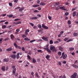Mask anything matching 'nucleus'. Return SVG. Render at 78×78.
Segmentation results:
<instances>
[{
	"label": "nucleus",
	"mask_w": 78,
	"mask_h": 78,
	"mask_svg": "<svg viewBox=\"0 0 78 78\" xmlns=\"http://www.w3.org/2000/svg\"><path fill=\"white\" fill-rule=\"evenodd\" d=\"M77 75V73H74L73 75L71 76V78H75V77H76Z\"/></svg>",
	"instance_id": "obj_4"
},
{
	"label": "nucleus",
	"mask_w": 78,
	"mask_h": 78,
	"mask_svg": "<svg viewBox=\"0 0 78 78\" xmlns=\"http://www.w3.org/2000/svg\"><path fill=\"white\" fill-rule=\"evenodd\" d=\"M37 51H38V52H40V53H43V51H42V50H38Z\"/></svg>",
	"instance_id": "obj_26"
},
{
	"label": "nucleus",
	"mask_w": 78,
	"mask_h": 78,
	"mask_svg": "<svg viewBox=\"0 0 78 78\" xmlns=\"http://www.w3.org/2000/svg\"><path fill=\"white\" fill-rule=\"evenodd\" d=\"M31 75L32 76H33V77H34V73L32 72L31 73Z\"/></svg>",
	"instance_id": "obj_48"
},
{
	"label": "nucleus",
	"mask_w": 78,
	"mask_h": 78,
	"mask_svg": "<svg viewBox=\"0 0 78 78\" xmlns=\"http://www.w3.org/2000/svg\"><path fill=\"white\" fill-rule=\"evenodd\" d=\"M21 22L20 21H18L17 22H14L13 23L14 24H15L16 25H18V24H20L21 23Z\"/></svg>",
	"instance_id": "obj_8"
},
{
	"label": "nucleus",
	"mask_w": 78,
	"mask_h": 78,
	"mask_svg": "<svg viewBox=\"0 0 78 78\" xmlns=\"http://www.w3.org/2000/svg\"><path fill=\"white\" fill-rule=\"evenodd\" d=\"M74 49V48H69V50L70 51H73Z\"/></svg>",
	"instance_id": "obj_21"
},
{
	"label": "nucleus",
	"mask_w": 78,
	"mask_h": 78,
	"mask_svg": "<svg viewBox=\"0 0 78 78\" xmlns=\"http://www.w3.org/2000/svg\"><path fill=\"white\" fill-rule=\"evenodd\" d=\"M27 37V35H26L25 34H23L22 35V37H23L24 38H25V37Z\"/></svg>",
	"instance_id": "obj_40"
},
{
	"label": "nucleus",
	"mask_w": 78,
	"mask_h": 78,
	"mask_svg": "<svg viewBox=\"0 0 78 78\" xmlns=\"http://www.w3.org/2000/svg\"><path fill=\"white\" fill-rule=\"evenodd\" d=\"M10 57L13 58V59H15V58L16 57V55L14 54L10 56Z\"/></svg>",
	"instance_id": "obj_7"
},
{
	"label": "nucleus",
	"mask_w": 78,
	"mask_h": 78,
	"mask_svg": "<svg viewBox=\"0 0 78 78\" xmlns=\"http://www.w3.org/2000/svg\"><path fill=\"white\" fill-rule=\"evenodd\" d=\"M10 37L11 39H13L14 38V36L12 34L10 35Z\"/></svg>",
	"instance_id": "obj_44"
},
{
	"label": "nucleus",
	"mask_w": 78,
	"mask_h": 78,
	"mask_svg": "<svg viewBox=\"0 0 78 78\" xmlns=\"http://www.w3.org/2000/svg\"><path fill=\"white\" fill-rule=\"evenodd\" d=\"M32 61L33 63H36V60L34 58L32 59Z\"/></svg>",
	"instance_id": "obj_33"
},
{
	"label": "nucleus",
	"mask_w": 78,
	"mask_h": 78,
	"mask_svg": "<svg viewBox=\"0 0 78 78\" xmlns=\"http://www.w3.org/2000/svg\"><path fill=\"white\" fill-rule=\"evenodd\" d=\"M29 24H30V25H31L32 27H33V26H34V24L32 23H30Z\"/></svg>",
	"instance_id": "obj_47"
},
{
	"label": "nucleus",
	"mask_w": 78,
	"mask_h": 78,
	"mask_svg": "<svg viewBox=\"0 0 78 78\" xmlns=\"http://www.w3.org/2000/svg\"><path fill=\"white\" fill-rule=\"evenodd\" d=\"M35 41H36V40H31L30 41V42L32 43V42H35Z\"/></svg>",
	"instance_id": "obj_41"
},
{
	"label": "nucleus",
	"mask_w": 78,
	"mask_h": 78,
	"mask_svg": "<svg viewBox=\"0 0 78 78\" xmlns=\"http://www.w3.org/2000/svg\"><path fill=\"white\" fill-rule=\"evenodd\" d=\"M36 75L37 77L38 78H40V76H39L38 75V73H36Z\"/></svg>",
	"instance_id": "obj_46"
},
{
	"label": "nucleus",
	"mask_w": 78,
	"mask_h": 78,
	"mask_svg": "<svg viewBox=\"0 0 78 78\" xmlns=\"http://www.w3.org/2000/svg\"><path fill=\"white\" fill-rule=\"evenodd\" d=\"M49 44H53V42L52 40L50 41Z\"/></svg>",
	"instance_id": "obj_31"
},
{
	"label": "nucleus",
	"mask_w": 78,
	"mask_h": 78,
	"mask_svg": "<svg viewBox=\"0 0 78 78\" xmlns=\"http://www.w3.org/2000/svg\"><path fill=\"white\" fill-rule=\"evenodd\" d=\"M2 71H5V66H3L2 68Z\"/></svg>",
	"instance_id": "obj_20"
},
{
	"label": "nucleus",
	"mask_w": 78,
	"mask_h": 78,
	"mask_svg": "<svg viewBox=\"0 0 78 78\" xmlns=\"http://www.w3.org/2000/svg\"><path fill=\"white\" fill-rule=\"evenodd\" d=\"M59 9H62V10H64V11H66V9L64 8V7H60Z\"/></svg>",
	"instance_id": "obj_12"
},
{
	"label": "nucleus",
	"mask_w": 78,
	"mask_h": 78,
	"mask_svg": "<svg viewBox=\"0 0 78 78\" xmlns=\"http://www.w3.org/2000/svg\"><path fill=\"white\" fill-rule=\"evenodd\" d=\"M72 66L73 67H75V68H78V66L77 65L73 64L72 65Z\"/></svg>",
	"instance_id": "obj_13"
},
{
	"label": "nucleus",
	"mask_w": 78,
	"mask_h": 78,
	"mask_svg": "<svg viewBox=\"0 0 78 78\" xmlns=\"http://www.w3.org/2000/svg\"><path fill=\"white\" fill-rule=\"evenodd\" d=\"M15 76H17V75H18V73H16L15 74Z\"/></svg>",
	"instance_id": "obj_64"
},
{
	"label": "nucleus",
	"mask_w": 78,
	"mask_h": 78,
	"mask_svg": "<svg viewBox=\"0 0 78 78\" xmlns=\"http://www.w3.org/2000/svg\"><path fill=\"white\" fill-rule=\"evenodd\" d=\"M14 46H15L16 48H18V49H20V50L22 49V48H21V47L19 46H18L17 45V44H16V42L14 43Z\"/></svg>",
	"instance_id": "obj_2"
},
{
	"label": "nucleus",
	"mask_w": 78,
	"mask_h": 78,
	"mask_svg": "<svg viewBox=\"0 0 78 78\" xmlns=\"http://www.w3.org/2000/svg\"><path fill=\"white\" fill-rule=\"evenodd\" d=\"M25 9V8L24 7H22L20 8V9H19V11H23V9Z\"/></svg>",
	"instance_id": "obj_16"
},
{
	"label": "nucleus",
	"mask_w": 78,
	"mask_h": 78,
	"mask_svg": "<svg viewBox=\"0 0 78 78\" xmlns=\"http://www.w3.org/2000/svg\"><path fill=\"white\" fill-rule=\"evenodd\" d=\"M72 55L73 56H74V55H75V52H72Z\"/></svg>",
	"instance_id": "obj_63"
},
{
	"label": "nucleus",
	"mask_w": 78,
	"mask_h": 78,
	"mask_svg": "<svg viewBox=\"0 0 78 78\" xmlns=\"http://www.w3.org/2000/svg\"><path fill=\"white\" fill-rule=\"evenodd\" d=\"M12 16H13V15H9L7 16V17H12Z\"/></svg>",
	"instance_id": "obj_24"
},
{
	"label": "nucleus",
	"mask_w": 78,
	"mask_h": 78,
	"mask_svg": "<svg viewBox=\"0 0 78 78\" xmlns=\"http://www.w3.org/2000/svg\"><path fill=\"white\" fill-rule=\"evenodd\" d=\"M18 20H20V19H16L14 20V21H17Z\"/></svg>",
	"instance_id": "obj_50"
},
{
	"label": "nucleus",
	"mask_w": 78,
	"mask_h": 78,
	"mask_svg": "<svg viewBox=\"0 0 78 78\" xmlns=\"http://www.w3.org/2000/svg\"><path fill=\"white\" fill-rule=\"evenodd\" d=\"M42 30L41 29L38 30V33H40L41 32V31H42Z\"/></svg>",
	"instance_id": "obj_59"
},
{
	"label": "nucleus",
	"mask_w": 78,
	"mask_h": 78,
	"mask_svg": "<svg viewBox=\"0 0 78 78\" xmlns=\"http://www.w3.org/2000/svg\"><path fill=\"white\" fill-rule=\"evenodd\" d=\"M19 53H18L16 55L17 59H19Z\"/></svg>",
	"instance_id": "obj_23"
},
{
	"label": "nucleus",
	"mask_w": 78,
	"mask_h": 78,
	"mask_svg": "<svg viewBox=\"0 0 78 78\" xmlns=\"http://www.w3.org/2000/svg\"><path fill=\"white\" fill-rule=\"evenodd\" d=\"M50 49L51 50L53 53L57 51V49L54 46H51Z\"/></svg>",
	"instance_id": "obj_1"
},
{
	"label": "nucleus",
	"mask_w": 78,
	"mask_h": 78,
	"mask_svg": "<svg viewBox=\"0 0 78 78\" xmlns=\"http://www.w3.org/2000/svg\"><path fill=\"white\" fill-rule=\"evenodd\" d=\"M22 51H25V48L24 47H22Z\"/></svg>",
	"instance_id": "obj_37"
},
{
	"label": "nucleus",
	"mask_w": 78,
	"mask_h": 78,
	"mask_svg": "<svg viewBox=\"0 0 78 78\" xmlns=\"http://www.w3.org/2000/svg\"><path fill=\"white\" fill-rule=\"evenodd\" d=\"M58 48L59 50H60L61 51H63V48L61 46H59Z\"/></svg>",
	"instance_id": "obj_11"
},
{
	"label": "nucleus",
	"mask_w": 78,
	"mask_h": 78,
	"mask_svg": "<svg viewBox=\"0 0 78 78\" xmlns=\"http://www.w3.org/2000/svg\"><path fill=\"white\" fill-rule=\"evenodd\" d=\"M27 56L29 60H31V57H30V56L29 55H27Z\"/></svg>",
	"instance_id": "obj_32"
},
{
	"label": "nucleus",
	"mask_w": 78,
	"mask_h": 78,
	"mask_svg": "<svg viewBox=\"0 0 78 78\" xmlns=\"http://www.w3.org/2000/svg\"><path fill=\"white\" fill-rule=\"evenodd\" d=\"M9 61V59L8 58H5L3 60V62H8Z\"/></svg>",
	"instance_id": "obj_9"
},
{
	"label": "nucleus",
	"mask_w": 78,
	"mask_h": 78,
	"mask_svg": "<svg viewBox=\"0 0 78 78\" xmlns=\"http://www.w3.org/2000/svg\"><path fill=\"white\" fill-rule=\"evenodd\" d=\"M59 2H57L55 3L56 5H59Z\"/></svg>",
	"instance_id": "obj_54"
},
{
	"label": "nucleus",
	"mask_w": 78,
	"mask_h": 78,
	"mask_svg": "<svg viewBox=\"0 0 78 78\" xmlns=\"http://www.w3.org/2000/svg\"><path fill=\"white\" fill-rule=\"evenodd\" d=\"M42 27L44 28V29H46V30H48V27L45 26L44 24H42Z\"/></svg>",
	"instance_id": "obj_6"
},
{
	"label": "nucleus",
	"mask_w": 78,
	"mask_h": 78,
	"mask_svg": "<svg viewBox=\"0 0 78 78\" xmlns=\"http://www.w3.org/2000/svg\"><path fill=\"white\" fill-rule=\"evenodd\" d=\"M5 20H2V21H1L0 22V23H2V22H5Z\"/></svg>",
	"instance_id": "obj_60"
},
{
	"label": "nucleus",
	"mask_w": 78,
	"mask_h": 78,
	"mask_svg": "<svg viewBox=\"0 0 78 78\" xmlns=\"http://www.w3.org/2000/svg\"><path fill=\"white\" fill-rule=\"evenodd\" d=\"M76 8H77L75 7L74 9H72V11H75V10L76 9Z\"/></svg>",
	"instance_id": "obj_45"
},
{
	"label": "nucleus",
	"mask_w": 78,
	"mask_h": 78,
	"mask_svg": "<svg viewBox=\"0 0 78 78\" xmlns=\"http://www.w3.org/2000/svg\"><path fill=\"white\" fill-rule=\"evenodd\" d=\"M48 47H46V48H44V50H48Z\"/></svg>",
	"instance_id": "obj_52"
},
{
	"label": "nucleus",
	"mask_w": 78,
	"mask_h": 78,
	"mask_svg": "<svg viewBox=\"0 0 78 78\" xmlns=\"http://www.w3.org/2000/svg\"><path fill=\"white\" fill-rule=\"evenodd\" d=\"M34 12H39V11L37 10H35L34 11Z\"/></svg>",
	"instance_id": "obj_53"
},
{
	"label": "nucleus",
	"mask_w": 78,
	"mask_h": 78,
	"mask_svg": "<svg viewBox=\"0 0 78 78\" xmlns=\"http://www.w3.org/2000/svg\"><path fill=\"white\" fill-rule=\"evenodd\" d=\"M37 9H38V10H41V8L40 7H38Z\"/></svg>",
	"instance_id": "obj_58"
},
{
	"label": "nucleus",
	"mask_w": 78,
	"mask_h": 78,
	"mask_svg": "<svg viewBox=\"0 0 78 78\" xmlns=\"http://www.w3.org/2000/svg\"><path fill=\"white\" fill-rule=\"evenodd\" d=\"M58 55L59 56H61V51H59L58 52Z\"/></svg>",
	"instance_id": "obj_36"
},
{
	"label": "nucleus",
	"mask_w": 78,
	"mask_h": 78,
	"mask_svg": "<svg viewBox=\"0 0 78 78\" xmlns=\"http://www.w3.org/2000/svg\"><path fill=\"white\" fill-rule=\"evenodd\" d=\"M15 66H12V68L13 69V70H12V73L13 74H15L16 73V68H15Z\"/></svg>",
	"instance_id": "obj_3"
},
{
	"label": "nucleus",
	"mask_w": 78,
	"mask_h": 78,
	"mask_svg": "<svg viewBox=\"0 0 78 78\" xmlns=\"http://www.w3.org/2000/svg\"><path fill=\"white\" fill-rule=\"evenodd\" d=\"M9 5L10 6H12V4L11 3H9Z\"/></svg>",
	"instance_id": "obj_38"
},
{
	"label": "nucleus",
	"mask_w": 78,
	"mask_h": 78,
	"mask_svg": "<svg viewBox=\"0 0 78 78\" xmlns=\"http://www.w3.org/2000/svg\"><path fill=\"white\" fill-rule=\"evenodd\" d=\"M48 18L49 20H51V16H48Z\"/></svg>",
	"instance_id": "obj_56"
},
{
	"label": "nucleus",
	"mask_w": 78,
	"mask_h": 78,
	"mask_svg": "<svg viewBox=\"0 0 78 78\" xmlns=\"http://www.w3.org/2000/svg\"><path fill=\"white\" fill-rule=\"evenodd\" d=\"M37 26L39 28H42V26L41 24H38L37 25Z\"/></svg>",
	"instance_id": "obj_34"
},
{
	"label": "nucleus",
	"mask_w": 78,
	"mask_h": 78,
	"mask_svg": "<svg viewBox=\"0 0 78 78\" xmlns=\"http://www.w3.org/2000/svg\"><path fill=\"white\" fill-rule=\"evenodd\" d=\"M71 41H72V39H69L68 40L66 41V42H70Z\"/></svg>",
	"instance_id": "obj_27"
},
{
	"label": "nucleus",
	"mask_w": 78,
	"mask_h": 78,
	"mask_svg": "<svg viewBox=\"0 0 78 78\" xmlns=\"http://www.w3.org/2000/svg\"><path fill=\"white\" fill-rule=\"evenodd\" d=\"M68 24L69 25L71 24V21L70 20H68Z\"/></svg>",
	"instance_id": "obj_42"
},
{
	"label": "nucleus",
	"mask_w": 78,
	"mask_h": 78,
	"mask_svg": "<svg viewBox=\"0 0 78 78\" xmlns=\"http://www.w3.org/2000/svg\"><path fill=\"white\" fill-rule=\"evenodd\" d=\"M33 6L34 8H36V7H38V6H39V5H33Z\"/></svg>",
	"instance_id": "obj_22"
},
{
	"label": "nucleus",
	"mask_w": 78,
	"mask_h": 78,
	"mask_svg": "<svg viewBox=\"0 0 78 78\" xmlns=\"http://www.w3.org/2000/svg\"><path fill=\"white\" fill-rule=\"evenodd\" d=\"M69 39V37L66 38L64 39V41H67V40H68V39Z\"/></svg>",
	"instance_id": "obj_29"
},
{
	"label": "nucleus",
	"mask_w": 78,
	"mask_h": 78,
	"mask_svg": "<svg viewBox=\"0 0 78 78\" xmlns=\"http://www.w3.org/2000/svg\"><path fill=\"white\" fill-rule=\"evenodd\" d=\"M75 2H76V1L75 0H73V4H75Z\"/></svg>",
	"instance_id": "obj_49"
},
{
	"label": "nucleus",
	"mask_w": 78,
	"mask_h": 78,
	"mask_svg": "<svg viewBox=\"0 0 78 78\" xmlns=\"http://www.w3.org/2000/svg\"><path fill=\"white\" fill-rule=\"evenodd\" d=\"M73 36H78V33H74L73 34Z\"/></svg>",
	"instance_id": "obj_28"
},
{
	"label": "nucleus",
	"mask_w": 78,
	"mask_h": 78,
	"mask_svg": "<svg viewBox=\"0 0 78 78\" xmlns=\"http://www.w3.org/2000/svg\"><path fill=\"white\" fill-rule=\"evenodd\" d=\"M65 15L66 16H68V15H69V13L68 12H66L65 13Z\"/></svg>",
	"instance_id": "obj_39"
},
{
	"label": "nucleus",
	"mask_w": 78,
	"mask_h": 78,
	"mask_svg": "<svg viewBox=\"0 0 78 78\" xmlns=\"http://www.w3.org/2000/svg\"><path fill=\"white\" fill-rule=\"evenodd\" d=\"M63 33H64V31H62L60 32V34L61 35H62V34H63Z\"/></svg>",
	"instance_id": "obj_51"
},
{
	"label": "nucleus",
	"mask_w": 78,
	"mask_h": 78,
	"mask_svg": "<svg viewBox=\"0 0 78 78\" xmlns=\"http://www.w3.org/2000/svg\"><path fill=\"white\" fill-rule=\"evenodd\" d=\"M64 52H63L62 53V56L60 57V58H62L63 57V56L64 55Z\"/></svg>",
	"instance_id": "obj_30"
},
{
	"label": "nucleus",
	"mask_w": 78,
	"mask_h": 78,
	"mask_svg": "<svg viewBox=\"0 0 78 78\" xmlns=\"http://www.w3.org/2000/svg\"><path fill=\"white\" fill-rule=\"evenodd\" d=\"M31 20H35L36 19H37V17H32V18H31Z\"/></svg>",
	"instance_id": "obj_18"
},
{
	"label": "nucleus",
	"mask_w": 78,
	"mask_h": 78,
	"mask_svg": "<svg viewBox=\"0 0 78 78\" xmlns=\"http://www.w3.org/2000/svg\"><path fill=\"white\" fill-rule=\"evenodd\" d=\"M40 5H41V6H43L44 5H45V4L44 2H41L40 3Z\"/></svg>",
	"instance_id": "obj_25"
},
{
	"label": "nucleus",
	"mask_w": 78,
	"mask_h": 78,
	"mask_svg": "<svg viewBox=\"0 0 78 78\" xmlns=\"http://www.w3.org/2000/svg\"><path fill=\"white\" fill-rule=\"evenodd\" d=\"M12 48H8L6 49V51H11V50H12Z\"/></svg>",
	"instance_id": "obj_14"
},
{
	"label": "nucleus",
	"mask_w": 78,
	"mask_h": 78,
	"mask_svg": "<svg viewBox=\"0 0 78 78\" xmlns=\"http://www.w3.org/2000/svg\"><path fill=\"white\" fill-rule=\"evenodd\" d=\"M2 28H6V26L5 25L3 26L2 27Z\"/></svg>",
	"instance_id": "obj_55"
},
{
	"label": "nucleus",
	"mask_w": 78,
	"mask_h": 78,
	"mask_svg": "<svg viewBox=\"0 0 78 78\" xmlns=\"http://www.w3.org/2000/svg\"><path fill=\"white\" fill-rule=\"evenodd\" d=\"M47 51H48V53H51V51L48 49L47 50Z\"/></svg>",
	"instance_id": "obj_35"
},
{
	"label": "nucleus",
	"mask_w": 78,
	"mask_h": 78,
	"mask_svg": "<svg viewBox=\"0 0 78 78\" xmlns=\"http://www.w3.org/2000/svg\"><path fill=\"white\" fill-rule=\"evenodd\" d=\"M58 41H59V42H61L62 41V40H61V39H60V38H59L58 39Z\"/></svg>",
	"instance_id": "obj_57"
},
{
	"label": "nucleus",
	"mask_w": 78,
	"mask_h": 78,
	"mask_svg": "<svg viewBox=\"0 0 78 78\" xmlns=\"http://www.w3.org/2000/svg\"><path fill=\"white\" fill-rule=\"evenodd\" d=\"M76 11H74L73 13V17H75L76 16Z\"/></svg>",
	"instance_id": "obj_17"
},
{
	"label": "nucleus",
	"mask_w": 78,
	"mask_h": 78,
	"mask_svg": "<svg viewBox=\"0 0 78 78\" xmlns=\"http://www.w3.org/2000/svg\"><path fill=\"white\" fill-rule=\"evenodd\" d=\"M67 58V54H65L63 56V59H65Z\"/></svg>",
	"instance_id": "obj_15"
},
{
	"label": "nucleus",
	"mask_w": 78,
	"mask_h": 78,
	"mask_svg": "<svg viewBox=\"0 0 78 78\" xmlns=\"http://www.w3.org/2000/svg\"><path fill=\"white\" fill-rule=\"evenodd\" d=\"M78 63V60H76V61H75V62H74V64H76V63Z\"/></svg>",
	"instance_id": "obj_43"
},
{
	"label": "nucleus",
	"mask_w": 78,
	"mask_h": 78,
	"mask_svg": "<svg viewBox=\"0 0 78 78\" xmlns=\"http://www.w3.org/2000/svg\"><path fill=\"white\" fill-rule=\"evenodd\" d=\"M48 37H42V39L44 40V41H48Z\"/></svg>",
	"instance_id": "obj_5"
},
{
	"label": "nucleus",
	"mask_w": 78,
	"mask_h": 78,
	"mask_svg": "<svg viewBox=\"0 0 78 78\" xmlns=\"http://www.w3.org/2000/svg\"><path fill=\"white\" fill-rule=\"evenodd\" d=\"M50 56L48 55L46 56V58L47 59V60H49V58H50Z\"/></svg>",
	"instance_id": "obj_10"
},
{
	"label": "nucleus",
	"mask_w": 78,
	"mask_h": 78,
	"mask_svg": "<svg viewBox=\"0 0 78 78\" xmlns=\"http://www.w3.org/2000/svg\"><path fill=\"white\" fill-rule=\"evenodd\" d=\"M24 40L25 41H30V39H29L28 38V37H26L25 38H24Z\"/></svg>",
	"instance_id": "obj_19"
},
{
	"label": "nucleus",
	"mask_w": 78,
	"mask_h": 78,
	"mask_svg": "<svg viewBox=\"0 0 78 78\" xmlns=\"http://www.w3.org/2000/svg\"><path fill=\"white\" fill-rule=\"evenodd\" d=\"M17 2H18V0H15L14 1V2L15 3H17Z\"/></svg>",
	"instance_id": "obj_61"
},
{
	"label": "nucleus",
	"mask_w": 78,
	"mask_h": 78,
	"mask_svg": "<svg viewBox=\"0 0 78 78\" xmlns=\"http://www.w3.org/2000/svg\"><path fill=\"white\" fill-rule=\"evenodd\" d=\"M66 5H69V2H66Z\"/></svg>",
	"instance_id": "obj_62"
}]
</instances>
